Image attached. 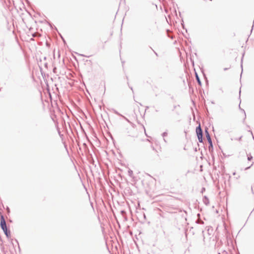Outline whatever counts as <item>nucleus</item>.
I'll list each match as a JSON object with an SVG mask.
<instances>
[{
	"mask_svg": "<svg viewBox=\"0 0 254 254\" xmlns=\"http://www.w3.org/2000/svg\"><path fill=\"white\" fill-rule=\"evenodd\" d=\"M0 227L3 230L4 234L6 236L7 238H9L10 237V232L8 231L6 227V222L4 220V217L3 215H1L0 217Z\"/></svg>",
	"mask_w": 254,
	"mask_h": 254,
	"instance_id": "nucleus-1",
	"label": "nucleus"
},
{
	"mask_svg": "<svg viewBox=\"0 0 254 254\" xmlns=\"http://www.w3.org/2000/svg\"><path fill=\"white\" fill-rule=\"evenodd\" d=\"M196 132L199 141L200 142H202V131L200 125L196 127Z\"/></svg>",
	"mask_w": 254,
	"mask_h": 254,
	"instance_id": "nucleus-2",
	"label": "nucleus"
},
{
	"mask_svg": "<svg viewBox=\"0 0 254 254\" xmlns=\"http://www.w3.org/2000/svg\"><path fill=\"white\" fill-rule=\"evenodd\" d=\"M196 79H197V82H198V84H199V85H201V82H200V79H199V77H198V75H197V74H196Z\"/></svg>",
	"mask_w": 254,
	"mask_h": 254,
	"instance_id": "nucleus-3",
	"label": "nucleus"
},
{
	"mask_svg": "<svg viewBox=\"0 0 254 254\" xmlns=\"http://www.w3.org/2000/svg\"><path fill=\"white\" fill-rule=\"evenodd\" d=\"M179 106L178 105H177V104H174L173 105V109H172V111H174V110L175 109H176L177 108H178Z\"/></svg>",
	"mask_w": 254,
	"mask_h": 254,
	"instance_id": "nucleus-4",
	"label": "nucleus"
},
{
	"mask_svg": "<svg viewBox=\"0 0 254 254\" xmlns=\"http://www.w3.org/2000/svg\"><path fill=\"white\" fill-rule=\"evenodd\" d=\"M206 132H207V133H208V132H207V131H206ZM207 138H208V140H209V142L210 143H211V139H210V137L209 135L208 134V133H207Z\"/></svg>",
	"mask_w": 254,
	"mask_h": 254,
	"instance_id": "nucleus-5",
	"label": "nucleus"
},
{
	"mask_svg": "<svg viewBox=\"0 0 254 254\" xmlns=\"http://www.w3.org/2000/svg\"><path fill=\"white\" fill-rule=\"evenodd\" d=\"M252 158V157H251V158H250V157H248V159H249V160H250L251 159V158Z\"/></svg>",
	"mask_w": 254,
	"mask_h": 254,
	"instance_id": "nucleus-6",
	"label": "nucleus"
}]
</instances>
